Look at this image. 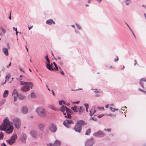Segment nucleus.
<instances>
[{"instance_id": "obj_17", "label": "nucleus", "mask_w": 146, "mask_h": 146, "mask_svg": "<svg viewBox=\"0 0 146 146\" xmlns=\"http://www.w3.org/2000/svg\"><path fill=\"white\" fill-rule=\"evenodd\" d=\"M46 23L50 25L52 23L54 24H55L54 22L51 19H49L47 20Z\"/></svg>"}, {"instance_id": "obj_28", "label": "nucleus", "mask_w": 146, "mask_h": 146, "mask_svg": "<svg viewBox=\"0 0 146 146\" xmlns=\"http://www.w3.org/2000/svg\"><path fill=\"white\" fill-rule=\"evenodd\" d=\"M27 138V136L26 135L23 134L22 135V137H21V140L22 141H23L25 140Z\"/></svg>"}, {"instance_id": "obj_22", "label": "nucleus", "mask_w": 146, "mask_h": 146, "mask_svg": "<svg viewBox=\"0 0 146 146\" xmlns=\"http://www.w3.org/2000/svg\"><path fill=\"white\" fill-rule=\"evenodd\" d=\"M17 135L16 134H15L11 136V139L15 142L16 139H17Z\"/></svg>"}, {"instance_id": "obj_63", "label": "nucleus", "mask_w": 146, "mask_h": 146, "mask_svg": "<svg viewBox=\"0 0 146 146\" xmlns=\"http://www.w3.org/2000/svg\"><path fill=\"white\" fill-rule=\"evenodd\" d=\"M129 29L130 30V31H131V33H132V34H133V32L132 31V30H131V28H129Z\"/></svg>"}, {"instance_id": "obj_37", "label": "nucleus", "mask_w": 146, "mask_h": 146, "mask_svg": "<svg viewBox=\"0 0 146 146\" xmlns=\"http://www.w3.org/2000/svg\"><path fill=\"white\" fill-rule=\"evenodd\" d=\"M66 112L67 113H69L70 112V110L68 108L66 107V108L65 109Z\"/></svg>"}, {"instance_id": "obj_34", "label": "nucleus", "mask_w": 146, "mask_h": 146, "mask_svg": "<svg viewBox=\"0 0 146 146\" xmlns=\"http://www.w3.org/2000/svg\"><path fill=\"white\" fill-rule=\"evenodd\" d=\"M4 133L2 132H0V139H3Z\"/></svg>"}, {"instance_id": "obj_45", "label": "nucleus", "mask_w": 146, "mask_h": 146, "mask_svg": "<svg viewBox=\"0 0 146 146\" xmlns=\"http://www.w3.org/2000/svg\"><path fill=\"white\" fill-rule=\"evenodd\" d=\"M104 116V114H102L101 115H98V116L97 117L99 118H100Z\"/></svg>"}, {"instance_id": "obj_15", "label": "nucleus", "mask_w": 146, "mask_h": 146, "mask_svg": "<svg viewBox=\"0 0 146 146\" xmlns=\"http://www.w3.org/2000/svg\"><path fill=\"white\" fill-rule=\"evenodd\" d=\"M96 112V110L94 108H92L90 111V116L95 115L94 114Z\"/></svg>"}, {"instance_id": "obj_26", "label": "nucleus", "mask_w": 146, "mask_h": 146, "mask_svg": "<svg viewBox=\"0 0 146 146\" xmlns=\"http://www.w3.org/2000/svg\"><path fill=\"white\" fill-rule=\"evenodd\" d=\"M66 107L64 106H62L60 108V110L63 112H65Z\"/></svg>"}, {"instance_id": "obj_35", "label": "nucleus", "mask_w": 146, "mask_h": 146, "mask_svg": "<svg viewBox=\"0 0 146 146\" xmlns=\"http://www.w3.org/2000/svg\"><path fill=\"white\" fill-rule=\"evenodd\" d=\"M90 132L91 129H89L86 131L85 134L86 135H88L89 134H90Z\"/></svg>"}, {"instance_id": "obj_2", "label": "nucleus", "mask_w": 146, "mask_h": 146, "mask_svg": "<svg viewBox=\"0 0 146 146\" xmlns=\"http://www.w3.org/2000/svg\"><path fill=\"white\" fill-rule=\"evenodd\" d=\"M11 125V122L7 117H6L4 120L2 124L0 126V129L1 131H5L6 128Z\"/></svg>"}, {"instance_id": "obj_19", "label": "nucleus", "mask_w": 146, "mask_h": 146, "mask_svg": "<svg viewBox=\"0 0 146 146\" xmlns=\"http://www.w3.org/2000/svg\"><path fill=\"white\" fill-rule=\"evenodd\" d=\"M6 141L10 145H11L14 143L15 142L13 140H11V139H10L9 140H7Z\"/></svg>"}, {"instance_id": "obj_62", "label": "nucleus", "mask_w": 146, "mask_h": 146, "mask_svg": "<svg viewBox=\"0 0 146 146\" xmlns=\"http://www.w3.org/2000/svg\"><path fill=\"white\" fill-rule=\"evenodd\" d=\"M125 24L127 25V27H128V28H129H129H130V27H129V25L126 23H125Z\"/></svg>"}, {"instance_id": "obj_3", "label": "nucleus", "mask_w": 146, "mask_h": 146, "mask_svg": "<svg viewBox=\"0 0 146 146\" xmlns=\"http://www.w3.org/2000/svg\"><path fill=\"white\" fill-rule=\"evenodd\" d=\"M35 112L38 115L42 117H45L46 115L45 110L42 107H37L35 110Z\"/></svg>"}, {"instance_id": "obj_61", "label": "nucleus", "mask_w": 146, "mask_h": 146, "mask_svg": "<svg viewBox=\"0 0 146 146\" xmlns=\"http://www.w3.org/2000/svg\"><path fill=\"white\" fill-rule=\"evenodd\" d=\"M108 107H109L108 105H107L106 106H105V107L106 108H108Z\"/></svg>"}, {"instance_id": "obj_60", "label": "nucleus", "mask_w": 146, "mask_h": 146, "mask_svg": "<svg viewBox=\"0 0 146 146\" xmlns=\"http://www.w3.org/2000/svg\"><path fill=\"white\" fill-rule=\"evenodd\" d=\"M60 72L63 75L64 74V72L62 71H61Z\"/></svg>"}, {"instance_id": "obj_36", "label": "nucleus", "mask_w": 146, "mask_h": 146, "mask_svg": "<svg viewBox=\"0 0 146 146\" xmlns=\"http://www.w3.org/2000/svg\"><path fill=\"white\" fill-rule=\"evenodd\" d=\"M54 64V66H55L56 68H54V69L55 70H57L58 69V68L57 67V64L55 63V62H53Z\"/></svg>"}, {"instance_id": "obj_29", "label": "nucleus", "mask_w": 146, "mask_h": 146, "mask_svg": "<svg viewBox=\"0 0 146 146\" xmlns=\"http://www.w3.org/2000/svg\"><path fill=\"white\" fill-rule=\"evenodd\" d=\"M48 107L50 109L52 110H55V111L56 110V109L54 107L53 105H49L48 106Z\"/></svg>"}, {"instance_id": "obj_51", "label": "nucleus", "mask_w": 146, "mask_h": 146, "mask_svg": "<svg viewBox=\"0 0 146 146\" xmlns=\"http://www.w3.org/2000/svg\"><path fill=\"white\" fill-rule=\"evenodd\" d=\"M1 146H7L4 143H2L1 144Z\"/></svg>"}, {"instance_id": "obj_50", "label": "nucleus", "mask_w": 146, "mask_h": 146, "mask_svg": "<svg viewBox=\"0 0 146 146\" xmlns=\"http://www.w3.org/2000/svg\"><path fill=\"white\" fill-rule=\"evenodd\" d=\"M80 102L79 101H77L76 102H73V103H72V104H78Z\"/></svg>"}, {"instance_id": "obj_33", "label": "nucleus", "mask_w": 146, "mask_h": 146, "mask_svg": "<svg viewBox=\"0 0 146 146\" xmlns=\"http://www.w3.org/2000/svg\"><path fill=\"white\" fill-rule=\"evenodd\" d=\"M36 96L34 92H32L31 94V97L32 98H35L36 97Z\"/></svg>"}, {"instance_id": "obj_40", "label": "nucleus", "mask_w": 146, "mask_h": 146, "mask_svg": "<svg viewBox=\"0 0 146 146\" xmlns=\"http://www.w3.org/2000/svg\"><path fill=\"white\" fill-rule=\"evenodd\" d=\"M108 115L112 117H116L115 114H109Z\"/></svg>"}, {"instance_id": "obj_44", "label": "nucleus", "mask_w": 146, "mask_h": 146, "mask_svg": "<svg viewBox=\"0 0 146 146\" xmlns=\"http://www.w3.org/2000/svg\"><path fill=\"white\" fill-rule=\"evenodd\" d=\"M84 106H85L86 108H88L89 107L88 105L87 104H84Z\"/></svg>"}, {"instance_id": "obj_4", "label": "nucleus", "mask_w": 146, "mask_h": 146, "mask_svg": "<svg viewBox=\"0 0 146 146\" xmlns=\"http://www.w3.org/2000/svg\"><path fill=\"white\" fill-rule=\"evenodd\" d=\"M12 122L15 127L19 129L21 125V121L20 119L17 117L14 118L12 119Z\"/></svg>"}, {"instance_id": "obj_16", "label": "nucleus", "mask_w": 146, "mask_h": 146, "mask_svg": "<svg viewBox=\"0 0 146 146\" xmlns=\"http://www.w3.org/2000/svg\"><path fill=\"white\" fill-rule=\"evenodd\" d=\"M4 54L6 56L8 55V50L7 48H3Z\"/></svg>"}, {"instance_id": "obj_1", "label": "nucleus", "mask_w": 146, "mask_h": 146, "mask_svg": "<svg viewBox=\"0 0 146 146\" xmlns=\"http://www.w3.org/2000/svg\"><path fill=\"white\" fill-rule=\"evenodd\" d=\"M21 85L23 86L21 88V90L24 92H26L30 90V88L32 89L33 86V84L31 82H26L21 81L20 82Z\"/></svg>"}, {"instance_id": "obj_21", "label": "nucleus", "mask_w": 146, "mask_h": 146, "mask_svg": "<svg viewBox=\"0 0 146 146\" xmlns=\"http://www.w3.org/2000/svg\"><path fill=\"white\" fill-rule=\"evenodd\" d=\"M143 81L146 82V78H141V79L140 80V82H139L140 85L142 86V87L143 88H144L143 84L142 82Z\"/></svg>"}, {"instance_id": "obj_54", "label": "nucleus", "mask_w": 146, "mask_h": 146, "mask_svg": "<svg viewBox=\"0 0 146 146\" xmlns=\"http://www.w3.org/2000/svg\"><path fill=\"white\" fill-rule=\"evenodd\" d=\"M9 19H10V20H11V13L10 14V15H9Z\"/></svg>"}, {"instance_id": "obj_30", "label": "nucleus", "mask_w": 146, "mask_h": 146, "mask_svg": "<svg viewBox=\"0 0 146 146\" xmlns=\"http://www.w3.org/2000/svg\"><path fill=\"white\" fill-rule=\"evenodd\" d=\"M21 100H22L23 99L25 98V96H24L23 95H21V94H20L19 96L18 95V97Z\"/></svg>"}, {"instance_id": "obj_47", "label": "nucleus", "mask_w": 146, "mask_h": 146, "mask_svg": "<svg viewBox=\"0 0 146 146\" xmlns=\"http://www.w3.org/2000/svg\"><path fill=\"white\" fill-rule=\"evenodd\" d=\"M138 90L140 91H141V92H145L144 90H143L142 89H140V88H139L138 89Z\"/></svg>"}, {"instance_id": "obj_11", "label": "nucleus", "mask_w": 146, "mask_h": 146, "mask_svg": "<svg viewBox=\"0 0 146 146\" xmlns=\"http://www.w3.org/2000/svg\"><path fill=\"white\" fill-rule=\"evenodd\" d=\"M0 31L1 32V33L0 34V35H1L2 34L4 35L6 32V30L5 28L2 25L0 26Z\"/></svg>"}, {"instance_id": "obj_38", "label": "nucleus", "mask_w": 146, "mask_h": 146, "mask_svg": "<svg viewBox=\"0 0 146 146\" xmlns=\"http://www.w3.org/2000/svg\"><path fill=\"white\" fill-rule=\"evenodd\" d=\"M65 117H68V118L70 119V118H71V115L70 114H69V113H68L67 114V115H66L65 116Z\"/></svg>"}, {"instance_id": "obj_53", "label": "nucleus", "mask_w": 146, "mask_h": 146, "mask_svg": "<svg viewBox=\"0 0 146 146\" xmlns=\"http://www.w3.org/2000/svg\"><path fill=\"white\" fill-rule=\"evenodd\" d=\"M11 63L10 62V64H9V65L7 66V68H9V66H11Z\"/></svg>"}, {"instance_id": "obj_55", "label": "nucleus", "mask_w": 146, "mask_h": 146, "mask_svg": "<svg viewBox=\"0 0 146 146\" xmlns=\"http://www.w3.org/2000/svg\"><path fill=\"white\" fill-rule=\"evenodd\" d=\"M13 29L15 31H17V28H15V27H13Z\"/></svg>"}, {"instance_id": "obj_24", "label": "nucleus", "mask_w": 146, "mask_h": 146, "mask_svg": "<svg viewBox=\"0 0 146 146\" xmlns=\"http://www.w3.org/2000/svg\"><path fill=\"white\" fill-rule=\"evenodd\" d=\"M46 67L50 71H53V69L52 67L51 66L50 64H46Z\"/></svg>"}, {"instance_id": "obj_59", "label": "nucleus", "mask_w": 146, "mask_h": 146, "mask_svg": "<svg viewBox=\"0 0 146 146\" xmlns=\"http://www.w3.org/2000/svg\"><path fill=\"white\" fill-rule=\"evenodd\" d=\"M107 131L110 132L111 131V129H107Z\"/></svg>"}, {"instance_id": "obj_12", "label": "nucleus", "mask_w": 146, "mask_h": 146, "mask_svg": "<svg viewBox=\"0 0 146 146\" xmlns=\"http://www.w3.org/2000/svg\"><path fill=\"white\" fill-rule=\"evenodd\" d=\"M21 111L23 113L26 114L28 112V109L26 106H23L22 107Z\"/></svg>"}, {"instance_id": "obj_25", "label": "nucleus", "mask_w": 146, "mask_h": 146, "mask_svg": "<svg viewBox=\"0 0 146 146\" xmlns=\"http://www.w3.org/2000/svg\"><path fill=\"white\" fill-rule=\"evenodd\" d=\"M71 109L75 112H78V108L76 106L71 107Z\"/></svg>"}, {"instance_id": "obj_32", "label": "nucleus", "mask_w": 146, "mask_h": 146, "mask_svg": "<svg viewBox=\"0 0 146 146\" xmlns=\"http://www.w3.org/2000/svg\"><path fill=\"white\" fill-rule=\"evenodd\" d=\"M84 110V108L82 106H80V108L79 110V112L82 113V112Z\"/></svg>"}, {"instance_id": "obj_6", "label": "nucleus", "mask_w": 146, "mask_h": 146, "mask_svg": "<svg viewBox=\"0 0 146 146\" xmlns=\"http://www.w3.org/2000/svg\"><path fill=\"white\" fill-rule=\"evenodd\" d=\"M73 121L70 119H66L63 121V124L67 128H70V124H73Z\"/></svg>"}, {"instance_id": "obj_13", "label": "nucleus", "mask_w": 146, "mask_h": 146, "mask_svg": "<svg viewBox=\"0 0 146 146\" xmlns=\"http://www.w3.org/2000/svg\"><path fill=\"white\" fill-rule=\"evenodd\" d=\"M49 129L52 132H55L56 130V128L55 125L52 124L50 125Z\"/></svg>"}, {"instance_id": "obj_31", "label": "nucleus", "mask_w": 146, "mask_h": 146, "mask_svg": "<svg viewBox=\"0 0 146 146\" xmlns=\"http://www.w3.org/2000/svg\"><path fill=\"white\" fill-rule=\"evenodd\" d=\"M124 2L125 3L126 5H128L131 2V0H125V1Z\"/></svg>"}, {"instance_id": "obj_58", "label": "nucleus", "mask_w": 146, "mask_h": 146, "mask_svg": "<svg viewBox=\"0 0 146 146\" xmlns=\"http://www.w3.org/2000/svg\"><path fill=\"white\" fill-rule=\"evenodd\" d=\"M52 94H53V95H54V96L55 95V94L54 93V92L53 91V90H52Z\"/></svg>"}, {"instance_id": "obj_9", "label": "nucleus", "mask_w": 146, "mask_h": 146, "mask_svg": "<svg viewBox=\"0 0 146 146\" xmlns=\"http://www.w3.org/2000/svg\"><path fill=\"white\" fill-rule=\"evenodd\" d=\"M93 135L96 137H104L105 134L102 131H99L97 132L94 133Z\"/></svg>"}, {"instance_id": "obj_20", "label": "nucleus", "mask_w": 146, "mask_h": 146, "mask_svg": "<svg viewBox=\"0 0 146 146\" xmlns=\"http://www.w3.org/2000/svg\"><path fill=\"white\" fill-rule=\"evenodd\" d=\"M60 144V142L58 140H56L54 143V146H59Z\"/></svg>"}, {"instance_id": "obj_39", "label": "nucleus", "mask_w": 146, "mask_h": 146, "mask_svg": "<svg viewBox=\"0 0 146 146\" xmlns=\"http://www.w3.org/2000/svg\"><path fill=\"white\" fill-rule=\"evenodd\" d=\"M45 59L47 61V62H48V63H50V60L48 59V55H47L46 56V57H45Z\"/></svg>"}, {"instance_id": "obj_10", "label": "nucleus", "mask_w": 146, "mask_h": 146, "mask_svg": "<svg viewBox=\"0 0 146 146\" xmlns=\"http://www.w3.org/2000/svg\"><path fill=\"white\" fill-rule=\"evenodd\" d=\"M12 95L14 98V101L15 102L17 100V98L18 97V94L17 91L16 90L14 89L13 90L12 94Z\"/></svg>"}, {"instance_id": "obj_52", "label": "nucleus", "mask_w": 146, "mask_h": 146, "mask_svg": "<svg viewBox=\"0 0 146 146\" xmlns=\"http://www.w3.org/2000/svg\"><path fill=\"white\" fill-rule=\"evenodd\" d=\"M118 58L117 57L116 58V59H115L114 60V61L115 62H117V61H118Z\"/></svg>"}, {"instance_id": "obj_7", "label": "nucleus", "mask_w": 146, "mask_h": 146, "mask_svg": "<svg viewBox=\"0 0 146 146\" xmlns=\"http://www.w3.org/2000/svg\"><path fill=\"white\" fill-rule=\"evenodd\" d=\"M94 143L93 138L88 139L85 143L86 146H92Z\"/></svg>"}, {"instance_id": "obj_43", "label": "nucleus", "mask_w": 146, "mask_h": 146, "mask_svg": "<svg viewBox=\"0 0 146 146\" xmlns=\"http://www.w3.org/2000/svg\"><path fill=\"white\" fill-rule=\"evenodd\" d=\"M110 110L113 112H114L115 111V109L112 107L110 108Z\"/></svg>"}, {"instance_id": "obj_64", "label": "nucleus", "mask_w": 146, "mask_h": 146, "mask_svg": "<svg viewBox=\"0 0 146 146\" xmlns=\"http://www.w3.org/2000/svg\"><path fill=\"white\" fill-rule=\"evenodd\" d=\"M18 31H17H17H16V35L17 36V34H18Z\"/></svg>"}, {"instance_id": "obj_46", "label": "nucleus", "mask_w": 146, "mask_h": 146, "mask_svg": "<svg viewBox=\"0 0 146 146\" xmlns=\"http://www.w3.org/2000/svg\"><path fill=\"white\" fill-rule=\"evenodd\" d=\"M63 102V100H62L61 101H59V102H58L59 105H62V102Z\"/></svg>"}, {"instance_id": "obj_41", "label": "nucleus", "mask_w": 146, "mask_h": 146, "mask_svg": "<svg viewBox=\"0 0 146 146\" xmlns=\"http://www.w3.org/2000/svg\"><path fill=\"white\" fill-rule=\"evenodd\" d=\"M47 146H54V143H49L47 144Z\"/></svg>"}, {"instance_id": "obj_14", "label": "nucleus", "mask_w": 146, "mask_h": 146, "mask_svg": "<svg viewBox=\"0 0 146 146\" xmlns=\"http://www.w3.org/2000/svg\"><path fill=\"white\" fill-rule=\"evenodd\" d=\"M30 134L34 138H36L37 136V133L34 131H31L30 132Z\"/></svg>"}, {"instance_id": "obj_5", "label": "nucleus", "mask_w": 146, "mask_h": 146, "mask_svg": "<svg viewBox=\"0 0 146 146\" xmlns=\"http://www.w3.org/2000/svg\"><path fill=\"white\" fill-rule=\"evenodd\" d=\"M83 124L84 121L82 120H79L78 121L74 128L75 131L79 133L81 131L82 125Z\"/></svg>"}, {"instance_id": "obj_57", "label": "nucleus", "mask_w": 146, "mask_h": 146, "mask_svg": "<svg viewBox=\"0 0 146 146\" xmlns=\"http://www.w3.org/2000/svg\"><path fill=\"white\" fill-rule=\"evenodd\" d=\"M97 1H98V2L100 3H101V1H102V0H97Z\"/></svg>"}, {"instance_id": "obj_48", "label": "nucleus", "mask_w": 146, "mask_h": 146, "mask_svg": "<svg viewBox=\"0 0 146 146\" xmlns=\"http://www.w3.org/2000/svg\"><path fill=\"white\" fill-rule=\"evenodd\" d=\"M93 90H94V92H99L98 90L97 89H94Z\"/></svg>"}, {"instance_id": "obj_18", "label": "nucleus", "mask_w": 146, "mask_h": 146, "mask_svg": "<svg viewBox=\"0 0 146 146\" xmlns=\"http://www.w3.org/2000/svg\"><path fill=\"white\" fill-rule=\"evenodd\" d=\"M38 127L40 131H43L44 129V126L43 124H40L38 125Z\"/></svg>"}, {"instance_id": "obj_56", "label": "nucleus", "mask_w": 146, "mask_h": 146, "mask_svg": "<svg viewBox=\"0 0 146 146\" xmlns=\"http://www.w3.org/2000/svg\"><path fill=\"white\" fill-rule=\"evenodd\" d=\"M33 27V26H31L30 27H29V30L31 29Z\"/></svg>"}, {"instance_id": "obj_8", "label": "nucleus", "mask_w": 146, "mask_h": 146, "mask_svg": "<svg viewBox=\"0 0 146 146\" xmlns=\"http://www.w3.org/2000/svg\"><path fill=\"white\" fill-rule=\"evenodd\" d=\"M7 128H6L5 130V131H6V133L8 134L11 133L13 131V127L11 125Z\"/></svg>"}, {"instance_id": "obj_23", "label": "nucleus", "mask_w": 146, "mask_h": 146, "mask_svg": "<svg viewBox=\"0 0 146 146\" xmlns=\"http://www.w3.org/2000/svg\"><path fill=\"white\" fill-rule=\"evenodd\" d=\"M8 95V91L7 90H6L4 91L3 95V98H5Z\"/></svg>"}, {"instance_id": "obj_42", "label": "nucleus", "mask_w": 146, "mask_h": 146, "mask_svg": "<svg viewBox=\"0 0 146 146\" xmlns=\"http://www.w3.org/2000/svg\"><path fill=\"white\" fill-rule=\"evenodd\" d=\"M76 25L77 27V28L79 29H81V27L78 24H76Z\"/></svg>"}, {"instance_id": "obj_49", "label": "nucleus", "mask_w": 146, "mask_h": 146, "mask_svg": "<svg viewBox=\"0 0 146 146\" xmlns=\"http://www.w3.org/2000/svg\"><path fill=\"white\" fill-rule=\"evenodd\" d=\"M90 119H92L93 120L95 121H96L97 120V119L96 118L92 117V118H90Z\"/></svg>"}, {"instance_id": "obj_27", "label": "nucleus", "mask_w": 146, "mask_h": 146, "mask_svg": "<svg viewBox=\"0 0 146 146\" xmlns=\"http://www.w3.org/2000/svg\"><path fill=\"white\" fill-rule=\"evenodd\" d=\"M10 77V74H8L7 75V76H5L6 80H5V82L3 83H1V84L2 85H3V84H5V83L6 81H8V80Z\"/></svg>"}]
</instances>
